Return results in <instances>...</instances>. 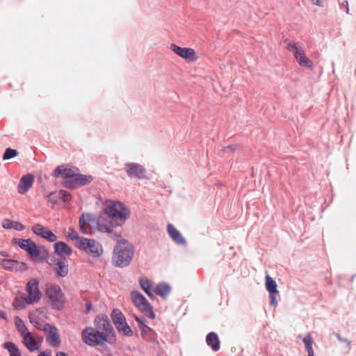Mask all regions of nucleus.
I'll return each mask as SVG.
<instances>
[{
  "mask_svg": "<svg viewBox=\"0 0 356 356\" xmlns=\"http://www.w3.org/2000/svg\"><path fill=\"white\" fill-rule=\"evenodd\" d=\"M111 317L115 326L118 323H123V321H126L124 315L118 309H114L112 311Z\"/></svg>",
  "mask_w": 356,
  "mask_h": 356,
  "instance_id": "obj_27",
  "label": "nucleus"
},
{
  "mask_svg": "<svg viewBox=\"0 0 356 356\" xmlns=\"http://www.w3.org/2000/svg\"><path fill=\"white\" fill-rule=\"evenodd\" d=\"M54 248L56 254H57L59 257H64L63 255L70 256L72 253L71 248L65 242H56L54 243Z\"/></svg>",
  "mask_w": 356,
  "mask_h": 356,
  "instance_id": "obj_20",
  "label": "nucleus"
},
{
  "mask_svg": "<svg viewBox=\"0 0 356 356\" xmlns=\"http://www.w3.org/2000/svg\"><path fill=\"white\" fill-rule=\"evenodd\" d=\"M77 248L92 258H99L104 253L102 244L93 238H82L77 244Z\"/></svg>",
  "mask_w": 356,
  "mask_h": 356,
  "instance_id": "obj_5",
  "label": "nucleus"
},
{
  "mask_svg": "<svg viewBox=\"0 0 356 356\" xmlns=\"http://www.w3.org/2000/svg\"><path fill=\"white\" fill-rule=\"evenodd\" d=\"M52 175L55 178L62 177V186L69 189H74L86 186L92 181L91 175L80 174L77 168H70L65 165L57 166Z\"/></svg>",
  "mask_w": 356,
  "mask_h": 356,
  "instance_id": "obj_3",
  "label": "nucleus"
},
{
  "mask_svg": "<svg viewBox=\"0 0 356 356\" xmlns=\"http://www.w3.org/2000/svg\"><path fill=\"white\" fill-rule=\"evenodd\" d=\"M335 336L337 337V339L340 342L346 343L348 346H350V345H351V341H349L347 339H344V338L341 337V336L339 333H336Z\"/></svg>",
  "mask_w": 356,
  "mask_h": 356,
  "instance_id": "obj_39",
  "label": "nucleus"
},
{
  "mask_svg": "<svg viewBox=\"0 0 356 356\" xmlns=\"http://www.w3.org/2000/svg\"><path fill=\"white\" fill-rule=\"evenodd\" d=\"M332 72H334V62L332 63Z\"/></svg>",
  "mask_w": 356,
  "mask_h": 356,
  "instance_id": "obj_48",
  "label": "nucleus"
},
{
  "mask_svg": "<svg viewBox=\"0 0 356 356\" xmlns=\"http://www.w3.org/2000/svg\"><path fill=\"white\" fill-rule=\"evenodd\" d=\"M45 293L54 309L58 310L63 309L65 302V298L60 287L58 284H47Z\"/></svg>",
  "mask_w": 356,
  "mask_h": 356,
  "instance_id": "obj_6",
  "label": "nucleus"
},
{
  "mask_svg": "<svg viewBox=\"0 0 356 356\" xmlns=\"http://www.w3.org/2000/svg\"><path fill=\"white\" fill-rule=\"evenodd\" d=\"M206 343L213 351H218L220 349V341L218 334L214 332H209L207 335Z\"/></svg>",
  "mask_w": 356,
  "mask_h": 356,
  "instance_id": "obj_21",
  "label": "nucleus"
},
{
  "mask_svg": "<svg viewBox=\"0 0 356 356\" xmlns=\"http://www.w3.org/2000/svg\"><path fill=\"white\" fill-rule=\"evenodd\" d=\"M27 296L25 297L26 304L32 305L40 301L42 293L39 290V282L33 278L31 279L26 284Z\"/></svg>",
  "mask_w": 356,
  "mask_h": 356,
  "instance_id": "obj_9",
  "label": "nucleus"
},
{
  "mask_svg": "<svg viewBox=\"0 0 356 356\" xmlns=\"http://www.w3.org/2000/svg\"><path fill=\"white\" fill-rule=\"evenodd\" d=\"M286 49L293 54L296 60L300 66L311 69L314 67L313 63L306 56L305 51L298 43L290 41L286 46Z\"/></svg>",
  "mask_w": 356,
  "mask_h": 356,
  "instance_id": "obj_8",
  "label": "nucleus"
},
{
  "mask_svg": "<svg viewBox=\"0 0 356 356\" xmlns=\"http://www.w3.org/2000/svg\"><path fill=\"white\" fill-rule=\"evenodd\" d=\"M2 227L6 229H13L17 231H22L25 227L20 222L14 221L9 218H6L2 222Z\"/></svg>",
  "mask_w": 356,
  "mask_h": 356,
  "instance_id": "obj_22",
  "label": "nucleus"
},
{
  "mask_svg": "<svg viewBox=\"0 0 356 356\" xmlns=\"http://www.w3.org/2000/svg\"><path fill=\"white\" fill-rule=\"evenodd\" d=\"M47 200L48 202L52 204H57L59 202L60 197L58 196V191L50 193L47 196Z\"/></svg>",
  "mask_w": 356,
  "mask_h": 356,
  "instance_id": "obj_34",
  "label": "nucleus"
},
{
  "mask_svg": "<svg viewBox=\"0 0 356 356\" xmlns=\"http://www.w3.org/2000/svg\"><path fill=\"white\" fill-rule=\"evenodd\" d=\"M95 327H88L82 331V338L88 346H102L115 340V332L112 324L106 314L96 316Z\"/></svg>",
  "mask_w": 356,
  "mask_h": 356,
  "instance_id": "obj_2",
  "label": "nucleus"
},
{
  "mask_svg": "<svg viewBox=\"0 0 356 356\" xmlns=\"http://www.w3.org/2000/svg\"><path fill=\"white\" fill-rule=\"evenodd\" d=\"M131 298L134 305L140 312L152 319L155 318L152 307L142 293L138 291H133L131 293Z\"/></svg>",
  "mask_w": 356,
  "mask_h": 356,
  "instance_id": "obj_7",
  "label": "nucleus"
},
{
  "mask_svg": "<svg viewBox=\"0 0 356 356\" xmlns=\"http://www.w3.org/2000/svg\"><path fill=\"white\" fill-rule=\"evenodd\" d=\"M104 213L110 218L108 222L105 218H95L90 213H83L79 218V227L83 234L92 232L107 233L113 240H118L121 235L113 232L115 226L122 225L129 216V210L120 202H112L106 206Z\"/></svg>",
  "mask_w": 356,
  "mask_h": 356,
  "instance_id": "obj_1",
  "label": "nucleus"
},
{
  "mask_svg": "<svg viewBox=\"0 0 356 356\" xmlns=\"http://www.w3.org/2000/svg\"><path fill=\"white\" fill-rule=\"evenodd\" d=\"M23 344L30 352L39 350V346L30 332L23 335Z\"/></svg>",
  "mask_w": 356,
  "mask_h": 356,
  "instance_id": "obj_19",
  "label": "nucleus"
},
{
  "mask_svg": "<svg viewBox=\"0 0 356 356\" xmlns=\"http://www.w3.org/2000/svg\"><path fill=\"white\" fill-rule=\"evenodd\" d=\"M170 49L181 58L188 61H195L197 56L195 50L191 47H181L175 44L170 45Z\"/></svg>",
  "mask_w": 356,
  "mask_h": 356,
  "instance_id": "obj_12",
  "label": "nucleus"
},
{
  "mask_svg": "<svg viewBox=\"0 0 356 356\" xmlns=\"http://www.w3.org/2000/svg\"><path fill=\"white\" fill-rule=\"evenodd\" d=\"M0 317L3 320L8 319L7 312L6 311L0 310Z\"/></svg>",
  "mask_w": 356,
  "mask_h": 356,
  "instance_id": "obj_43",
  "label": "nucleus"
},
{
  "mask_svg": "<svg viewBox=\"0 0 356 356\" xmlns=\"http://www.w3.org/2000/svg\"><path fill=\"white\" fill-rule=\"evenodd\" d=\"M140 285L142 289L147 293L151 290L152 288V282L151 281L145 277H141L139 280Z\"/></svg>",
  "mask_w": 356,
  "mask_h": 356,
  "instance_id": "obj_32",
  "label": "nucleus"
},
{
  "mask_svg": "<svg viewBox=\"0 0 356 356\" xmlns=\"http://www.w3.org/2000/svg\"><path fill=\"white\" fill-rule=\"evenodd\" d=\"M167 230L169 236L176 244L182 245H186V239L172 224L168 225Z\"/></svg>",
  "mask_w": 356,
  "mask_h": 356,
  "instance_id": "obj_18",
  "label": "nucleus"
},
{
  "mask_svg": "<svg viewBox=\"0 0 356 356\" xmlns=\"http://www.w3.org/2000/svg\"><path fill=\"white\" fill-rule=\"evenodd\" d=\"M54 270L58 277H65L67 276L69 272V264L65 257H60L55 260Z\"/></svg>",
  "mask_w": 356,
  "mask_h": 356,
  "instance_id": "obj_16",
  "label": "nucleus"
},
{
  "mask_svg": "<svg viewBox=\"0 0 356 356\" xmlns=\"http://www.w3.org/2000/svg\"><path fill=\"white\" fill-rule=\"evenodd\" d=\"M32 231L35 235L46 239L49 242H55L57 240V236L53 232L47 230L40 224L33 226Z\"/></svg>",
  "mask_w": 356,
  "mask_h": 356,
  "instance_id": "obj_15",
  "label": "nucleus"
},
{
  "mask_svg": "<svg viewBox=\"0 0 356 356\" xmlns=\"http://www.w3.org/2000/svg\"><path fill=\"white\" fill-rule=\"evenodd\" d=\"M277 293H272L270 295V305L275 306L277 305L276 297L275 295Z\"/></svg>",
  "mask_w": 356,
  "mask_h": 356,
  "instance_id": "obj_40",
  "label": "nucleus"
},
{
  "mask_svg": "<svg viewBox=\"0 0 356 356\" xmlns=\"http://www.w3.org/2000/svg\"><path fill=\"white\" fill-rule=\"evenodd\" d=\"M42 330L46 334V340L53 348H58L61 343L60 336L58 329L54 325L46 323Z\"/></svg>",
  "mask_w": 356,
  "mask_h": 356,
  "instance_id": "obj_10",
  "label": "nucleus"
},
{
  "mask_svg": "<svg viewBox=\"0 0 356 356\" xmlns=\"http://www.w3.org/2000/svg\"><path fill=\"white\" fill-rule=\"evenodd\" d=\"M125 170L128 176L131 178L143 179L146 178V169L140 164L136 163H128L125 164Z\"/></svg>",
  "mask_w": 356,
  "mask_h": 356,
  "instance_id": "obj_13",
  "label": "nucleus"
},
{
  "mask_svg": "<svg viewBox=\"0 0 356 356\" xmlns=\"http://www.w3.org/2000/svg\"><path fill=\"white\" fill-rule=\"evenodd\" d=\"M134 255V245L125 239H120L114 247L112 261L116 267H127L131 264Z\"/></svg>",
  "mask_w": 356,
  "mask_h": 356,
  "instance_id": "obj_4",
  "label": "nucleus"
},
{
  "mask_svg": "<svg viewBox=\"0 0 356 356\" xmlns=\"http://www.w3.org/2000/svg\"><path fill=\"white\" fill-rule=\"evenodd\" d=\"M302 341L305 344V348L307 351L308 356H314V350L312 348L313 339L310 335H307L302 339Z\"/></svg>",
  "mask_w": 356,
  "mask_h": 356,
  "instance_id": "obj_28",
  "label": "nucleus"
},
{
  "mask_svg": "<svg viewBox=\"0 0 356 356\" xmlns=\"http://www.w3.org/2000/svg\"><path fill=\"white\" fill-rule=\"evenodd\" d=\"M151 299H154V293L153 292L150 290L148 292L147 291V293H145Z\"/></svg>",
  "mask_w": 356,
  "mask_h": 356,
  "instance_id": "obj_46",
  "label": "nucleus"
},
{
  "mask_svg": "<svg viewBox=\"0 0 356 356\" xmlns=\"http://www.w3.org/2000/svg\"><path fill=\"white\" fill-rule=\"evenodd\" d=\"M58 196L63 202H69L72 199V195L65 190L58 191Z\"/></svg>",
  "mask_w": 356,
  "mask_h": 356,
  "instance_id": "obj_36",
  "label": "nucleus"
},
{
  "mask_svg": "<svg viewBox=\"0 0 356 356\" xmlns=\"http://www.w3.org/2000/svg\"><path fill=\"white\" fill-rule=\"evenodd\" d=\"M3 347L8 350L10 353V356H22L19 349L14 343L6 342L3 344Z\"/></svg>",
  "mask_w": 356,
  "mask_h": 356,
  "instance_id": "obj_26",
  "label": "nucleus"
},
{
  "mask_svg": "<svg viewBox=\"0 0 356 356\" xmlns=\"http://www.w3.org/2000/svg\"><path fill=\"white\" fill-rule=\"evenodd\" d=\"M34 182V176L28 173L22 176L17 186V191L19 194L26 193L32 187Z\"/></svg>",
  "mask_w": 356,
  "mask_h": 356,
  "instance_id": "obj_17",
  "label": "nucleus"
},
{
  "mask_svg": "<svg viewBox=\"0 0 356 356\" xmlns=\"http://www.w3.org/2000/svg\"><path fill=\"white\" fill-rule=\"evenodd\" d=\"M170 286L165 282H160L157 284L154 291L155 293L165 299L170 293Z\"/></svg>",
  "mask_w": 356,
  "mask_h": 356,
  "instance_id": "obj_23",
  "label": "nucleus"
},
{
  "mask_svg": "<svg viewBox=\"0 0 356 356\" xmlns=\"http://www.w3.org/2000/svg\"><path fill=\"white\" fill-rule=\"evenodd\" d=\"M25 297L24 298H16L13 302V306L15 309L21 310L25 308Z\"/></svg>",
  "mask_w": 356,
  "mask_h": 356,
  "instance_id": "obj_35",
  "label": "nucleus"
},
{
  "mask_svg": "<svg viewBox=\"0 0 356 356\" xmlns=\"http://www.w3.org/2000/svg\"><path fill=\"white\" fill-rule=\"evenodd\" d=\"M31 323L38 330H42L43 325H42L37 318H30Z\"/></svg>",
  "mask_w": 356,
  "mask_h": 356,
  "instance_id": "obj_38",
  "label": "nucleus"
},
{
  "mask_svg": "<svg viewBox=\"0 0 356 356\" xmlns=\"http://www.w3.org/2000/svg\"><path fill=\"white\" fill-rule=\"evenodd\" d=\"M92 302L90 301H87L86 303V312H89L91 310L92 308Z\"/></svg>",
  "mask_w": 356,
  "mask_h": 356,
  "instance_id": "obj_44",
  "label": "nucleus"
},
{
  "mask_svg": "<svg viewBox=\"0 0 356 356\" xmlns=\"http://www.w3.org/2000/svg\"><path fill=\"white\" fill-rule=\"evenodd\" d=\"M323 0H312V3L314 5L319 6V7H323Z\"/></svg>",
  "mask_w": 356,
  "mask_h": 356,
  "instance_id": "obj_41",
  "label": "nucleus"
},
{
  "mask_svg": "<svg viewBox=\"0 0 356 356\" xmlns=\"http://www.w3.org/2000/svg\"><path fill=\"white\" fill-rule=\"evenodd\" d=\"M266 289L269 294L278 293L277 284L276 282L269 275L266 276Z\"/></svg>",
  "mask_w": 356,
  "mask_h": 356,
  "instance_id": "obj_25",
  "label": "nucleus"
},
{
  "mask_svg": "<svg viewBox=\"0 0 356 356\" xmlns=\"http://www.w3.org/2000/svg\"><path fill=\"white\" fill-rule=\"evenodd\" d=\"M115 327L118 332L124 337H131L133 335V331L127 324V321L118 323L115 325Z\"/></svg>",
  "mask_w": 356,
  "mask_h": 356,
  "instance_id": "obj_24",
  "label": "nucleus"
},
{
  "mask_svg": "<svg viewBox=\"0 0 356 356\" xmlns=\"http://www.w3.org/2000/svg\"><path fill=\"white\" fill-rule=\"evenodd\" d=\"M0 264L3 269L9 271H24L28 268L25 263L14 259H3Z\"/></svg>",
  "mask_w": 356,
  "mask_h": 356,
  "instance_id": "obj_14",
  "label": "nucleus"
},
{
  "mask_svg": "<svg viewBox=\"0 0 356 356\" xmlns=\"http://www.w3.org/2000/svg\"><path fill=\"white\" fill-rule=\"evenodd\" d=\"M134 317L135 321L138 323L139 327L140 328V330L143 332L145 331V330H150V327L147 325L146 321H145L144 317L138 316L135 315V314L134 315Z\"/></svg>",
  "mask_w": 356,
  "mask_h": 356,
  "instance_id": "obj_31",
  "label": "nucleus"
},
{
  "mask_svg": "<svg viewBox=\"0 0 356 356\" xmlns=\"http://www.w3.org/2000/svg\"><path fill=\"white\" fill-rule=\"evenodd\" d=\"M38 356H51V351L47 350L41 352Z\"/></svg>",
  "mask_w": 356,
  "mask_h": 356,
  "instance_id": "obj_45",
  "label": "nucleus"
},
{
  "mask_svg": "<svg viewBox=\"0 0 356 356\" xmlns=\"http://www.w3.org/2000/svg\"><path fill=\"white\" fill-rule=\"evenodd\" d=\"M15 325L17 327V330L22 335L29 332L28 329H27L24 322L19 316L15 317Z\"/></svg>",
  "mask_w": 356,
  "mask_h": 356,
  "instance_id": "obj_30",
  "label": "nucleus"
},
{
  "mask_svg": "<svg viewBox=\"0 0 356 356\" xmlns=\"http://www.w3.org/2000/svg\"><path fill=\"white\" fill-rule=\"evenodd\" d=\"M18 154V152L15 149H12L10 147H8L6 149L3 155V160H8L10 159H13L16 157Z\"/></svg>",
  "mask_w": 356,
  "mask_h": 356,
  "instance_id": "obj_33",
  "label": "nucleus"
},
{
  "mask_svg": "<svg viewBox=\"0 0 356 356\" xmlns=\"http://www.w3.org/2000/svg\"><path fill=\"white\" fill-rule=\"evenodd\" d=\"M56 356H68V355L63 352H58L56 353Z\"/></svg>",
  "mask_w": 356,
  "mask_h": 356,
  "instance_id": "obj_47",
  "label": "nucleus"
},
{
  "mask_svg": "<svg viewBox=\"0 0 356 356\" xmlns=\"http://www.w3.org/2000/svg\"><path fill=\"white\" fill-rule=\"evenodd\" d=\"M67 238L71 239L72 241H75V245L77 248V244L83 238V237H80L78 232L72 227L69 228V232L67 235Z\"/></svg>",
  "mask_w": 356,
  "mask_h": 356,
  "instance_id": "obj_29",
  "label": "nucleus"
},
{
  "mask_svg": "<svg viewBox=\"0 0 356 356\" xmlns=\"http://www.w3.org/2000/svg\"><path fill=\"white\" fill-rule=\"evenodd\" d=\"M30 238L22 239V238H14L13 241L15 244L17 245L21 249L25 250L27 243H29Z\"/></svg>",
  "mask_w": 356,
  "mask_h": 356,
  "instance_id": "obj_37",
  "label": "nucleus"
},
{
  "mask_svg": "<svg viewBox=\"0 0 356 356\" xmlns=\"http://www.w3.org/2000/svg\"><path fill=\"white\" fill-rule=\"evenodd\" d=\"M341 6H343L346 8V13H349V8H348V1L347 0L343 1L341 4Z\"/></svg>",
  "mask_w": 356,
  "mask_h": 356,
  "instance_id": "obj_42",
  "label": "nucleus"
},
{
  "mask_svg": "<svg viewBox=\"0 0 356 356\" xmlns=\"http://www.w3.org/2000/svg\"><path fill=\"white\" fill-rule=\"evenodd\" d=\"M32 259H38L40 261H45L49 257V252L44 246L38 247L31 239L29 240L26 249Z\"/></svg>",
  "mask_w": 356,
  "mask_h": 356,
  "instance_id": "obj_11",
  "label": "nucleus"
}]
</instances>
